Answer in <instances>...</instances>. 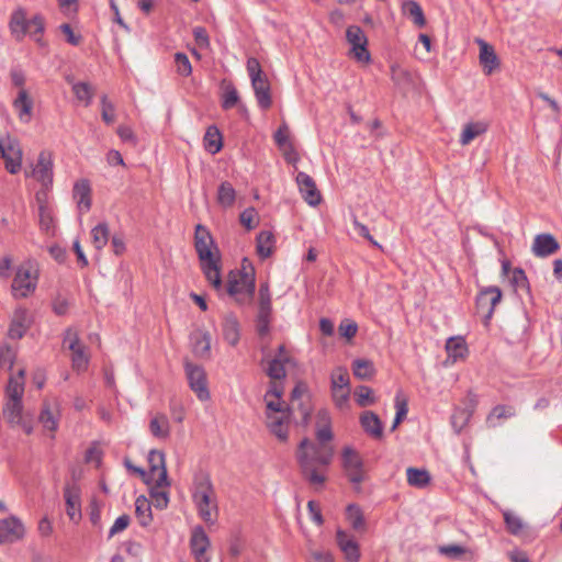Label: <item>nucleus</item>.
Returning a JSON list of instances; mask_svg holds the SVG:
<instances>
[{
  "label": "nucleus",
  "mask_w": 562,
  "mask_h": 562,
  "mask_svg": "<svg viewBox=\"0 0 562 562\" xmlns=\"http://www.w3.org/2000/svg\"><path fill=\"white\" fill-rule=\"evenodd\" d=\"M334 457L331 445H318L304 438L297 448L296 459L303 476L312 485H323L326 477L321 468L330 464Z\"/></svg>",
  "instance_id": "1"
},
{
  "label": "nucleus",
  "mask_w": 562,
  "mask_h": 562,
  "mask_svg": "<svg viewBox=\"0 0 562 562\" xmlns=\"http://www.w3.org/2000/svg\"><path fill=\"white\" fill-rule=\"evenodd\" d=\"M194 247L206 280L217 292H221L224 289L221 278V256L211 233L201 224L195 227Z\"/></svg>",
  "instance_id": "2"
},
{
  "label": "nucleus",
  "mask_w": 562,
  "mask_h": 562,
  "mask_svg": "<svg viewBox=\"0 0 562 562\" xmlns=\"http://www.w3.org/2000/svg\"><path fill=\"white\" fill-rule=\"evenodd\" d=\"M190 492L199 517L207 526L215 525L218 518V504L210 474L205 471L194 473Z\"/></svg>",
  "instance_id": "3"
},
{
  "label": "nucleus",
  "mask_w": 562,
  "mask_h": 562,
  "mask_svg": "<svg viewBox=\"0 0 562 562\" xmlns=\"http://www.w3.org/2000/svg\"><path fill=\"white\" fill-rule=\"evenodd\" d=\"M255 269L244 259L240 270L231 271L226 285V292L238 304H250L256 288Z\"/></svg>",
  "instance_id": "4"
},
{
  "label": "nucleus",
  "mask_w": 562,
  "mask_h": 562,
  "mask_svg": "<svg viewBox=\"0 0 562 562\" xmlns=\"http://www.w3.org/2000/svg\"><path fill=\"white\" fill-rule=\"evenodd\" d=\"M246 68L259 108L261 110H268L272 105V98L267 75L262 71L259 60L255 57L247 59Z\"/></svg>",
  "instance_id": "5"
},
{
  "label": "nucleus",
  "mask_w": 562,
  "mask_h": 562,
  "mask_svg": "<svg viewBox=\"0 0 562 562\" xmlns=\"http://www.w3.org/2000/svg\"><path fill=\"white\" fill-rule=\"evenodd\" d=\"M346 40L350 45L349 56L360 64H369L371 54L368 49V37L358 25H350L346 31Z\"/></svg>",
  "instance_id": "6"
},
{
  "label": "nucleus",
  "mask_w": 562,
  "mask_h": 562,
  "mask_svg": "<svg viewBox=\"0 0 562 562\" xmlns=\"http://www.w3.org/2000/svg\"><path fill=\"white\" fill-rule=\"evenodd\" d=\"M37 284V272L31 266H21L16 270L12 282L14 297H26L33 293Z\"/></svg>",
  "instance_id": "7"
},
{
  "label": "nucleus",
  "mask_w": 562,
  "mask_h": 562,
  "mask_svg": "<svg viewBox=\"0 0 562 562\" xmlns=\"http://www.w3.org/2000/svg\"><path fill=\"white\" fill-rule=\"evenodd\" d=\"M342 468L349 481L359 485L364 481L363 460L360 454L350 447H345L341 452Z\"/></svg>",
  "instance_id": "8"
},
{
  "label": "nucleus",
  "mask_w": 562,
  "mask_h": 562,
  "mask_svg": "<svg viewBox=\"0 0 562 562\" xmlns=\"http://www.w3.org/2000/svg\"><path fill=\"white\" fill-rule=\"evenodd\" d=\"M502 300V291L498 286L492 285L484 288L476 296L477 313L483 315L484 323L488 324L491 321L495 306Z\"/></svg>",
  "instance_id": "9"
},
{
  "label": "nucleus",
  "mask_w": 562,
  "mask_h": 562,
  "mask_svg": "<svg viewBox=\"0 0 562 562\" xmlns=\"http://www.w3.org/2000/svg\"><path fill=\"white\" fill-rule=\"evenodd\" d=\"M187 379L190 389L195 393L196 397L202 401H209L211 395L207 389L206 374L201 366L187 362L184 366Z\"/></svg>",
  "instance_id": "10"
},
{
  "label": "nucleus",
  "mask_w": 562,
  "mask_h": 562,
  "mask_svg": "<svg viewBox=\"0 0 562 562\" xmlns=\"http://www.w3.org/2000/svg\"><path fill=\"white\" fill-rule=\"evenodd\" d=\"M210 548L211 541L204 528L201 525L194 526L191 529L190 550L195 562H210L211 559L207 554Z\"/></svg>",
  "instance_id": "11"
},
{
  "label": "nucleus",
  "mask_w": 562,
  "mask_h": 562,
  "mask_svg": "<svg viewBox=\"0 0 562 562\" xmlns=\"http://www.w3.org/2000/svg\"><path fill=\"white\" fill-rule=\"evenodd\" d=\"M149 463V477L146 479V483H151V480L157 479L158 487H168L170 485L168 481V474L165 463V454L158 450H151L148 454Z\"/></svg>",
  "instance_id": "12"
},
{
  "label": "nucleus",
  "mask_w": 562,
  "mask_h": 562,
  "mask_svg": "<svg viewBox=\"0 0 562 562\" xmlns=\"http://www.w3.org/2000/svg\"><path fill=\"white\" fill-rule=\"evenodd\" d=\"M24 535V525L16 516L0 519V544L16 542L23 539Z\"/></svg>",
  "instance_id": "13"
},
{
  "label": "nucleus",
  "mask_w": 562,
  "mask_h": 562,
  "mask_svg": "<svg viewBox=\"0 0 562 562\" xmlns=\"http://www.w3.org/2000/svg\"><path fill=\"white\" fill-rule=\"evenodd\" d=\"M475 43L479 45L480 48L479 61L482 67V70L486 76H490L501 68V60L494 47L486 41L477 37L475 38Z\"/></svg>",
  "instance_id": "14"
},
{
  "label": "nucleus",
  "mask_w": 562,
  "mask_h": 562,
  "mask_svg": "<svg viewBox=\"0 0 562 562\" xmlns=\"http://www.w3.org/2000/svg\"><path fill=\"white\" fill-rule=\"evenodd\" d=\"M296 184L304 201L311 206H316L322 201L321 192L318 191L315 181L306 172L300 171L296 175Z\"/></svg>",
  "instance_id": "15"
},
{
  "label": "nucleus",
  "mask_w": 562,
  "mask_h": 562,
  "mask_svg": "<svg viewBox=\"0 0 562 562\" xmlns=\"http://www.w3.org/2000/svg\"><path fill=\"white\" fill-rule=\"evenodd\" d=\"M292 408H297L302 423L306 425L311 417L312 407L307 396V385L303 382L296 383L291 393Z\"/></svg>",
  "instance_id": "16"
},
{
  "label": "nucleus",
  "mask_w": 562,
  "mask_h": 562,
  "mask_svg": "<svg viewBox=\"0 0 562 562\" xmlns=\"http://www.w3.org/2000/svg\"><path fill=\"white\" fill-rule=\"evenodd\" d=\"M32 176L45 188L53 184V159L49 151L43 150L40 153Z\"/></svg>",
  "instance_id": "17"
},
{
  "label": "nucleus",
  "mask_w": 562,
  "mask_h": 562,
  "mask_svg": "<svg viewBox=\"0 0 562 562\" xmlns=\"http://www.w3.org/2000/svg\"><path fill=\"white\" fill-rule=\"evenodd\" d=\"M0 157L4 159L5 169L15 175L20 171L22 165V149L18 142L9 140V143L3 146L0 144Z\"/></svg>",
  "instance_id": "18"
},
{
  "label": "nucleus",
  "mask_w": 562,
  "mask_h": 562,
  "mask_svg": "<svg viewBox=\"0 0 562 562\" xmlns=\"http://www.w3.org/2000/svg\"><path fill=\"white\" fill-rule=\"evenodd\" d=\"M60 418V404L57 398L53 401H44L40 413V423L46 430L56 431L58 429Z\"/></svg>",
  "instance_id": "19"
},
{
  "label": "nucleus",
  "mask_w": 562,
  "mask_h": 562,
  "mask_svg": "<svg viewBox=\"0 0 562 562\" xmlns=\"http://www.w3.org/2000/svg\"><path fill=\"white\" fill-rule=\"evenodd\" d=\"M336 542L347 562H359L360 549L356 539L342 529L336 531Z\"/></svg>",
  "instance_id": "20"
},
{
  "label": "nucleus",
  "mask_w": 562,
  "mask_h": 562,
  "mask_svg": "<svg viewBox=\"0 0 562 562\" xmlns=\"http://www.w3.org/2000/svg\"><path fill=\"white\" fill-rule=\"evenodd\" d=\"M80 487L76 484L67 485L64 490L66 513L69 519L78 522L81 519Z\"/></svg>",
  "instance_id": "21"
},
{
  "label": "nucleus",
  "mask_w": 562,
  "mask_h": 562,
  "mask_svg": "<svg viewBox=\"0 0 562 562\" xmlns=\"http://www.w3.org/2000/svg\"><path fill=\"white\" fill-rule=\"evenodd\" d=\"M12 106L22 123H30L33 116L34 100L29 90L18 91L12 101Z\"/></svg>",
  "instance_id": "22"
},
{
  "label": "nucleus",
  "mask_w": 562,
  "mask_h": 562,
  "mask_svg": "<svg viewBox=\"0 0 562 562\" xmlns=\"http://www.w3.org/2000/svg\"><path fill=\"white\" fill-rule=\"evenodd\" d=\"M31 326V317L26 308L19 307L14 311L8 330L11 339H21Z\"/></svg>",
  "instance_id": "23"
},
{
  "label": "nucleus",
  "mask_w": 562,
  "mask_h": 562,
  "mask_svg": "<svg viewBox=\"0 0 562 562\" xmlns=\"http://www.w3.org/2000/svg\"><path fill=\"white\" fill-rule=\"evenodd\" d=\"M192 352L198 358H209L211 355V335L206 330L195 329L190 334Z\"/></svg>",
  "instance_id": "24"
},
{
  "label": "nucleus",
  "mask_w": 562,
  "mask_h": 562,
  "mask_svg": "<svg viewBox=\"0 0 562 562\" xmlns=\"http://www.w3.org/2000/svg\"><path fill=\"white\" fill-rule=\"evenodd\" d=\"M560 248V245L555 237L549 233L539 234L535 237L532 244V252L535 256L544 258L554 252Z\"/></svg>",
  "instance_id": "25"
},
{
  "label": "nucleus",
  "mask_w": 562,
  "mask_h": 562,
  "mask_svg": "<svg viewBox=\"0 0 562 562\" xmlns=\"http://www.w3.org/2000/svg\"><path fill=\"white\" fill-rule=\"evenodd\" d=\"M360 425L371 438L381 439L383 437V424L375 413L371 411L363 412L360 415Z\"/></svg>",
  "instance_id": "26"
},
{
  "label": "nucleus",
  "mask_w": 562,
  "mask_h": 562,
  "mask_svg": "<svg viewBox=\"0 0 562 562\" xmlns=\"http://www.w3.org/2000/svg\"><path fill=\"white\" fill-rule=\"evenodd\" d=\"M272 322V303L258 302L256 316V330L260 337H266L270 333Z\"/></svg>",
  "instance_id": "27"
},
{
  "label": "nucleus",
  "mask_w": 562,
  "mask_h": 562,
  "mask_svg": "<svg viewBox=\"0 0 562 562\" xmlns=\"http://www.w3.org/2000/svg\"><path fill=\"white\" fill-rule=\"evenodd\" d=\"M74 199L80 213H86L91 207V187L88 180H79L72 190Z\"/></svg>",
  "instance_id": "28"
},
{
  "label": "nucleus",
  "mask_w": 562,
  "mask_h": 562,
  "mask_svg": "<svg viewBox=\"0 0 562 562\" xmlns=\"http://www.w3.org/2000/svg\"><path fill=\"white\" fill-rule=\"evenodd\" d=\"M267 427L278 439L285 441L289 436L288 419L289 413L266 414Z\"/></svg>",
  "instance_id": "29"
},
{
  "label": "nucleus",
  "mask_w": 562,
  "mask_h": 562,
  "mask_svg": "<svg viewBox=\"0 0 562 562\" xmlns=\"http://www.w3.org/2000/svg\"><path fill=\"white\" fill-rule=\"evenodd\" d=\"M291 358H267L262 359L263 371L270 380H284L286 376L285 364Z\"/></svg>",
  "instance_id": "30"
},
{
  "label": "nucleus",
  "mask_w": 562,
  "mask_h": 562,
  "mask_svg": "<svg viewBox=\"0 0 562 562\" xmlns=\"http://www.w3.org/2000/svg\"><path fill=\"white\" fill-rule=\"evenodd\" d=\"M9 27L13 37L18 41L22 40L29 32V20L23 9L13 11L10 18Z\"/></svg>",
  "instance_id": "31"
},
{
  "label": "nucleus",
  "mask_w": 562,
  "mask_h": 562,
  "mask_svg": "<svg viewBox=\"0 0 562 562\" xmlns=\"http://www.w3.org/2000/svg\"><path fill=\"white\" fill-rule=\"evenodd\" d=\"M488 128V123L485 121L469 122L463 126L460 135V144L462 146L469 145L474 138L483 135Z\"/></svg>",
  "instance_id": "32"
},
{
  "label": "nucleus",
  "mask_w": 562,
  "mask_h": 562,
  "mask_svg": "<svg viewBox=\"0 0 562 562\" xmlns=\"http://www.w3.org/2000/svg\"><path fill=\"white\" fill-rule=\"evenodd\" d=\"M24 376L25 370L21 369L16 375L9 379L5 389L7 400L22 401L24 394Z\"/></svg>",
  "instance_id": "33"
},
{
  "label": "nucleus",
  "mask_w": 562,
  "mask_h": 562,
  "mask_svg": "<svg viewBox=\"0 0 562 562\" xmlns=\"http://www.w3.org/2000/svg\"><path fill=\"white\" fill-rule=\"evenodd\" d=\"M236 190L229 181H223L217 188L216 201L222 209H231L236 201Z\"/></svg>",
  "instance_id": "34"
},
{
  "label": "nucleus",
  "mask_w": 562,
  "mask_h": 562,
  "mask_svg": "<svg viewBox=\"0 0 562 562\" xmlns=\"http://www.w3.org/2000/svg\"><path fill=\"white\" fill-rule=\"evenodd\" d=\"M150 434L158 439H167L170 436L169 419L165 414L155 415L149 422Z\"/></svg>",
  "instance_id": "35"
},
{
  "label": "nucleus",
  "mask_w": 562,
  "mask_h": 562,
  "mask_svg": "<svg viewBox=\"0 0 562 562\" xmlns=\"http://www.w3.org/2000/svg\"><path fill=\"white\" fill-rule=\"evenodd\" d=\"M257 254L260 258L266 259L271 256L274 247V236L270 231H262L256 238Z\"/></svg>",
  "instance_id": "36"
},
{
  "label": "nucleus",
  "mask_w": 562,
  "mask_h": 562,
  "mask_svg": "<svg viewBox=\"0 0 562 562\" xmlns=\"http://www.w3.org/2000/svg\"><path fill=\"white\" fill-rule=\"evenodd\" d=\"M402 11L405 15L409 16L418 27H424L426 19L420 4L415 0H404L402 3Z\"/></svg>",
  "instance_id": "37"
},
{
  "label": "nucleus",
  "mask_w": 562,
  "mask_h": 562,
  "mask_svg": "<svg viewBox=\"0 0 562 562\" xmlns=\"http://www.w3.org/2000/svg\"><path fill=\"white\" fill-rule=\"evenodd\" d=\"M515 409L507 405H496L486 417V426L495 428L501 425L502 419H507L515 416Z\"/></svg>",
  "instance_id": "38"
},
{
  "label": "nucleus",
  "mask_w": 562,
  "mask_h": 562,
  "mask_svg": "<svg viewBox=\"0 0 562 562\" xmlns=\"http://www.w3.org/2000/svg\"><path fill=\"white\" fill-rule=\"evenodd\" d=\"M224 339L231 345L236 346L239 341V323L233 315H228L223 322Z\"/></svg>",
  "instance_id": "39"
},
{
  "label": "nucleus",
  "mask_w": 562,
  "mask_h": 562,
  "mask_svg": "<svg viewBox=\"0 0 562 562\" xmlns=\"http://www.w3.org/2000/svg\"><path fill=\"white\" fill-rule=\"evenodd\" d=\"M406 476L408 484L418 488L426 487L430 482V474L425 469L408 468Z\"/></svg>",
  "instance_id": "40"
},
{
  "label": "nucleus",
  "mask_w": 562,
  "mask_h": 562,
  "mask_svg": "<svg viewBox=\"0 0 562 562\" xmlns=\"http://www.w3.org/2000/svg\"><path fill=\"white\" fill-rule=\"evenodd\" d=\"M135 514L142 526H148L151 520V507L145 496H138L135 501Z\"/></svg>",
  "instance_id": "41"
},
{
  "label": "nucleus",
  "mask_w": 562,
  "mask_h": 562,
  "mask_svg": "<svg viewBox=\"0 0 562 562\" xmlns=\"http://www.w3.org/2000/svg\"><path fill=\"white\" fill-rule=\"evenodd\" d=\"M22 411V401L7 400L3 407V416L10 424H20Z\"/></svg>",
  "instance_id": "42"
},
{
  "label": "nucleus",
  "mask_w": 562,
  "mask_h": 562,
  "mask_svg": "<svg viewBox=\"0 0 562 562\" xmlns=\"http://www.w3.org/2000/svg\"><path fill=\"white\" fill-rule=\"evenodd\" d=\"M223 144H222V135L217 127L210 126L206 130L205 136H204V147L207 151L211 154H216L221 150Z\"/></svg>",
  "instance_id": "43"
},
{
  "label": "nucleus",
  "mask_w": 562,
  "mask_h": 562,
  "mask_svg": "<svg viewBox=\"0 0 562 562\" xmlns=\"http://www.w3.org/2000/svg\"><path fill=\"white\" fill-rule=\"evenodd\" d=\"M92 243L97 250H101L109 241L110 231L105 222L95 225L91 229Z\"/></svg>",
  "instance_id": "44"
},
{
  "label": "nucleus",
  "mask_w": 562,
  "mask_h": 562,
  "mask_svg": "<svg viewBox=\"0 0 562 562\" xmlns=\"http://www.w3.org/2000/svg\"><path fill=\"white\" fill-rule=\"evenodd\" d=\"M319 420L324 422V425L316 430V439L318 445H329L328 442L333 439V431L329 424V415L326 411L318 413Z\"/></svg>",
  "instance_id": "45"
},
{
  "label": "nucleus",
  "mask_w": 562,
  "mask_h": 562,
  "mask_svg": "<svg viewBox=\"0 0 562 562\" xmlns=\"http://www.w3.org/2000/svg\"><path fill=\"white\" fill-rule=\"evenodd\" d=\"M352 371L355 376L360 380H368L375 372L373 363L366 359H356L352 362Z\"/></svg>",
  "instance_id": "46"
},
{
  "label": "nucleus",
  "mask_w": 562,
  "mask_h": 562,
  "mask_svg": "<svg viewBox=\"0 0 562 562\" xmlns=\"http://www.w3.org/2000/svg\"><path fill=\"white\" fill-rule=\"evenodd\" d=\"M71 355V367L77 372H83L87 370L89 364V357L86 353V347L83 345H80L79 347L75 349H69Z\"/></svg>",
  "instance_id": "47"
},
{
  "label": "nucleus",
  "mask_w": 562,
  "mask_h": 562,
  "mask_svg": "<svg viewBox=\"0 0 562 562\" xmlns=\"http://www.w3.org/2000/svg\"><path fill=\"white\" fill-rule=\"evenodd\" d=\"M38 216L41 229H43L47 234H54L55 220L53 211L46 204L41 203L38 207Z\"/></svg>",
  "instance_id": "48"
},
{
  "label": "nucleus",
  "mask_w": 562,
  "mask_h": 562,
  "mask_svg": "<svg viewBox=\"0 0 562 562\" xmlns=\"http://www.w3.org/2000/svg\"><path fill=\"white\" fill-rule=\"evenodd\" d=\"M446 350L454 361L463 358L467 352L465 341L461 337H451L447 340Z\"/></svg>",
  "instance_id": "49"
},
{
  "label": "nucleus",
  "mask_w": 562,
  "mask_h": 562,
  "mask_svg": "<svg viewBox=\"0 0 562 562\" xmlns=\"http://www.w3.org/2000/svg\"><path fill=\"white\" fill-rule=\"evenodd\" d=\"M346 517L355 530L364 528V517L361 508L356 504H350L346 508Z\"/></svg>",
  "instance_id": "50"
},
{
  "label": "nucleus",
  "mask_w": 562,
  "mask_h": 562,
  "mask_svg": "<svg viewBox=\"0 0 562 562\" xmlns=\"http://www.w3.org/2000/svg\"><path fill=\"white\" fill-rule=\"evenodd\" d=\"M154 485L150 487V498L156 508L164 509L168 506L169 496L168 492L164 487L157 486V479L151 480Z\"/></svg>",
  "instance_id": "51"
},
{
  "label": "nucleus",
  "mask_w": 562,
  "mask_h": 562,
  "mask_svg": "<svg viewBox=\"0 0 562 562\" xmlns=\"http://www.w3.org/2000/svg\"><path fill=\"white\" fill-rule=\"evenodd\" d=\"M391 78L400 87H405L413 82L412 74L398 65L391 66Z\"/></svg>",
  "instance_id": "52"
},
{
  "label": "nucleus",
  "mask_w": 562,
  "mask_h": 562,
  "mask_svg": "<svg viewBox=\"0 0 562 562\" xmlns=\"http://www.w3.org/2000/svg\"><path fill=\"white\" fill-rule=\"evenodd\" d=\"M330 392L336 407L341 411L349 407L350 387H330Z\"/></svg>",
  "instance_id": "53"
},
{
  "label": "nucleus",
  "mask_w": 562,
  "mask_h": 562,
  "mask_svg": "<svg viewBox=\"0 0 562 562\" xmlns=\"http://www.w3.org/2000/svg\"><path fill=\"white\" fill-rule=\"evenodd\" d=\"M330 387H350V379L348 370L338 367L330 374Z\"/></svg>",
  "instance_id": "54"
},
{
  "label": "nucleus",
  "mask_w": 562,
  "mask_h": 562,
  "mask_svg": "<svg viewBox=\"0 0 562 562\" xmlns=\"http://www.w3.org/2000/svg\"><path fill=\"white\" fill-rule=\"evenodd\" d=\"M355 397L360 407H366L375 403L373 391L367 385H360L355 392Z\"/></svg>",
  "instance_id": "55"
},
{
  "label": "nucleus",
  "mask_w": 562,
  "mask_h": 562,
  "mask_svg": "<svg viewBox=\"0 0 562 562\" xmlns=\"http://www.w3.org/2000/svg\"><path fill=\"white\" fill-rule=\"evenodd\" d=\"M72 92L79 101H82L88 106L92 101V88L87 82H76L72 86Z\"/></svg>",
  "instance_id": "56"
},
{
  "label": "nucleus",
  "mask_w": 562,
  "mask_h": 562,
  "mask_svg": "<svg viewBox=\"0 0 562 562\" xmlns=\"http://www.w3.org/2000/svg\"><path fill=\"white\" fill-rule=\"evenodd\" d=\"M503 516L506 524V528L512 535L516 536L522 531L524 522L518 515L506 510L503 513Z\"/></svg>",
  "instance_id": "57"
},
{
  "label": "nucleus",
  "mask_w": 562,
  "mask_h": 562,
  "mask_svg": "<svg viewBox=\"0 0 562 562\" xmlns=\"http://www.w3.org/2000/svg\"><path fill=\"white\" fill-rule=\"evenodd\" d=\"M239 95L237 89L233 85H227L222 95V108L229 110L238 104Z\"/></svg>",
  "instance_id": "58"
},
{
  "label": "nucleus",
  "mask_w": 562,
  "mask_h": 562,
  "mask_svg": "<svg viewBox=\"0 0 562 562\" xmlns=\"http://www.w3.org/2000/svg\"><path fill=\"white\" fill-rule=\"evenodd\" d=\"M277 146L281 148H290L292 150V143L290 142V131L286 123H282L273 135Z\"/></svg>",
  "instance_id": "59"
},
{
  "label": "nucleus",
  "mask_w": 562,
  "mask_h": 562,
  "mask_svg": "<svg viewBox=\"0 0 562 562\" xmlns=\"http://www.w3.org/2000/svg\"><path fill=\"white\" fill-rule=\"evenodd\" d=\"M175 65H176V71L178 75L188 77L192 72V66L188 58V56L184 53H176L175 54Z\"/></svg>",
  "instance_id": "60"
},
{
  "label": "nucleus",
  "mask_w": 562,
  "mask_h": 562,
  "mask_svg": "<svg viewBox=\"0 0 562 562\" xmlns=\"http://www.w3.org/2000/svg\"><path fill=\"white\" fill-rule=\"evenodd\" d=\"M239 221L248 231L254 229L258 223V213L255 207H247L240 213Z\"/></svg>",
  "instance_id": "61"
},
{
  "label": "nucleus",
  "mask_w": 562,
  "mask_h": 562,
  "mask_svg": "<svg viewBox=\"0 0 562 562\" xmlns=\"http://www.w3.org/2000/svg\"><path fill=\"white\" fill-rule=\"evenodd\" d=\"M470 417L471 413L465 409L458 408L454 411V413L451 416V424L457 432H460L464 428Z\"/></svg>",
  "instance_id": "62"
},
{
  "label": "nucleus",
  "mask_w": 562,
  "mask_h": 562,
  "mask_svg": "<svg viewBox=\"0 0 562 562\" xmlns=\"http://www.w3.org/2000/svg\"><path fill=\"white\" fill-rule=\"evenodd\" d=\"M115 108L112 102L109 101L108 97L104 94L101 98V115L102 120L106 124H112L115 120Z\"/></svg>",
  "instance_id": "63"
},
{
  "label": "nucleus",
  "mask_w": 562,
  "mask_h": 562,
  "mask_svg": "<svg viewBox=\"0 0 562 562\" xmlns=\"http://www.w3.org/2000/svg\"><path fill=\"white\" fill-rule=\"evenodd\" d=\"M102 460V450L99 448L97 442H93L86 451L85 461L87 463H94L97 467L100 465Z\"/></svg>",
  "instance_id": "64"
}]
</instances>
